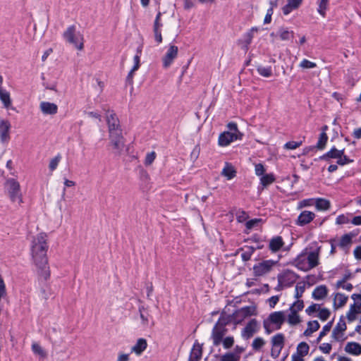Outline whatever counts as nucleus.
I'll return each mask as SVG.
<instances>
[{
	"label": "nucleus",
	"instance_id": "cd10ccee",
	"mask_svg": "<svg viewBox=\"0 0 361 361\" xmlns=\"http://www.w3.org/2000/svg\"><path fill=\"white\" fill-rule=\"evenodd\" d=\"M320 327L319 322L317 320L310 321L307 322V328L303 332L305 336H310L311 334L317 331Z\"/></svg>",
	"mask_w": 361,
	"mask_h": 361
},
{
	"label": "nucleus",
	"instance_id": "680f3d73",
	"mask_svg": "<svg viewBox=\"0 0 361 361\" xmlns=\"http://www.w3.org/2000/svg\"><path fill=\"white\" fill-rule=\"evenodd\" d=\"M279 300V295H274L269 298V304L271 308H274Z\"/></svg>",
	"mask_w": 361,
	"mask_h": 361
},
{
	"label": "nucleus",
	"instance_id": "20e7f679",
	"mask_svg": "<svg viewBox=\"0 0 361 361\" xmlns=\"http://www.w3.org/2000/svg\"><path fill=\"white\" fill-rule=\"evenodd\" d=\"M4 188L11 202H17L18 204L23 202L20 186L16 179L9 178L6 180L4 183Z\"/></svg>",
	"mask_w": 361,
	"mask_h": 361
},
{
	"label": "nucleus",
	"instance_id": "09e8293b",
	"mask_svg": "<svg viewBox=\"0 0 361 361\" xmlns=\"http://www.w3.org/2000/svg\"><path fill=\"white\" fill-rule=\"evenodd\" d=\"M332 324L333 320L329 322L326 325H324L317 338H322V337L325 336L326 333L331 330Z\"/></svg>",
	"mask_w": 361,
	"mask_h": 361
},
{
	"label": "nucleus",
	"instance_id": "79ce46f5",
	"mask_svg": "<svg viewBox=\"0 0 361 361\" xmlns=\"http://www.w3.org/2000/svg\"><path fill=\"white\" fill-rule=\"evenodd\" d=\"M309 352V345L305 342H301L297 347V354L305 356Z\"/></svg>",
	"mask_w": 361,
	"mask_h": 361
},
{
	"label": "nucleus",
	"instance_id": "473e14b6",
	"mask_svg": "<svg viewBox=\"0 0 361 361\" xmlns=\"http://www.w3.org/2000/svg\"><path fill=\"white\" fill-rule=\"evenodd\" d=\"M290 314H288V322L291 325H296L298 323L300 322V319L299 315L298 314V312L295 310H293V307H290Z\"/></svg>",
	"mask_w": 361,
	"mask_h": 361
},
{
	"label": "nucleus",
	"instance_id": "338daca9",
	"mask_svg": "<svg viewBox=\"0 0 361 361\" xmlns=\"http://www.w3.org/2000/svg\"><path fill=\"white\" fill-rule=\"evenodd\" d=\"M319 349L324 353H329V352L331 350V345L329 343H323L319 346Z\"/></svg>",
	"mask_w": 361,
	"mask_h": 361
},
{
	"label": "nucleus",
	"instance_id": "f704fd0d",
	"mask_svg": "<svg viewBox=\"0 0 361 361\" xmlns=\"http://www.w3.org/2000/svg\"><path fill=\"white\" fill-rule=\"evenodd\" d=\"M222 175L226 177L228 180L232 179L236 175V171L231 165H226L223 171Z\"/></svg>",
	"mask_w": 361,
	"mask_h": 361
},
{
	"label": "nucleus",
	"instance_id": "e2e57ef3",
	"mask_svg": "<svg viewBox=\"0 0 361 361\" xmlns=\"http://www.w3.org/2000/svg\"><path fill=\"white\" fill-rule=\"evenodd\" d=\"M227 128H228V130H230L229 132H231V133H238V132H240L238 130L237 124L234 122L228 123L227 124Z\"/></svg>",
	"mask_w": 361,
	"mask_h": 361
},
{
	"label": "nucleus",
	"instance_id": "864d4df0",
	"mask_svg": "<svg viewBox=\"0 0 361 361\" xmlns=\"http://www.w3.org/2000/svg\"><path fill=\"white\" fill-rule=\"evenodd\" d=\"M300 66L303 68H313L317 66V64L314 62H312V61L307 60V59H303L301 61Z\"/></svg>",
	"mask_w": 361,
	"mask_h": 361
},
{
	"label": "nucleus",
	"instance_id": "f3484780",
	"mask_svg": "<svg viewBox=\"0 0 361 361\" xmlns=\"http://www.w3.org/2000/svg\"><path fill=\"white\" fill-rule=\"evenodd\" d=\"M320 252V247H318L315 250L307 252V260L308 263V268L310 269L316 267L319 264V256Z\"/></svg>",
	"mask_w": 361,
	"mask_h": 361
},
{
	"label": "nucleus",
	"instance_id": "b1692460",
	"mask_svg": "<svg viewBox=\"0 0 361 361\" xmlns=\"http://www.w3.org/2000/svg\"><path fill=\"white\" fill-rule=\"evenodd\" d=\"M272 341L271 354L273 357L276 358L283 347V340H272Z\"/></svg>",
	"mask_w": 361,
	"mask_h": 361
},
{
	"label": "nucleus",
	"instance_id": "1a4fd4ad",
	"mask_svg": "<svg viewBox=\"0 0 361 361\" xmlns=\"http://www.w3.org/2000/svg\"><path fill=\"white\" fill-rule=\"evenodd\" d=\"M299 278L300 276L290 269H286L277 276V279H280L286 288L292 286Z\"/></svg>",
	"mask_w": 361,
	"mask_h": 361
},
{
	"label": "nucleus",
	"instance_id": "5fc2aeb1",
	"mask_svg": "<svg viewBox=\"0 0 361 361\" xmlns=\"http://www.w3.org/2000/svg\"><path fill=\"white\" fill-rule=\"evenodd\" d=\"M302 145V142L289 141L286 142L284 147L288 149H294L300 147Z\"/></svg>",
	"mask_w": 361,
	"mask_h": 361
},
{
	"label": "nucleus",
	"instance_id": "39448f33",
	"mask_svg": "<svg viewBox=\"0 0 361 361\" xmlns=\"http://www.w3.org/2000/svg\"><path fill=\"white\" fill-rule=\"evenodd\" d=\"M63 37L67 42L73 44L78 50L83 49V37L79 33L78 36L76 35V27L74 25L67 28L63 32Z\"/></svg>",
	"mask_w": 361,
	"mask_h": 361
},
{
	"label": "nucleus",
	"instance_id": "bb28decb",
	"mask_svg": "<svg viewBox=\"0 0 361 361\" xmlns=\"http://www.w3.org/2000/svg\"><path fill=\"white\" fill-rule=\"evenodd\" d=\"M348 298V296L345 295L343 293H337L334 299V307L337 309L343 307L346 303Z\"/></svg>",
	"mask_w": 361,
	"mask_h": 361
},
{
	"label": "nucleus",
	"instance_id": "3c124183",
	"mask_svg": "<svg viewBox=\"0 0 361 361\" xmlns=\"http://www.w3.org/2000/svg\"><path fill=\"white\" fill-rule=\"evenodd\" d=\"M234 340H214V344L218 345L223 341V345L225 348H229L233 345Z\"/></svg>",
	"mask_w": 361,
	"mask_h": 361
},
{
	"label": "nucleus",
	"instance_id": "49530a36",
	"mask_svg": "<svg viewBox=\"0 0 361 361\" xmlns=\"http://www.w3.org/2000/svg\"><path fill=\"white\" fill-rule=\"evenodd\" d=\"M106 122H107V125H109V123L110 124H111V123L116 124V123H120L118 117L116 116V115L114 112V111H111V114L106 115Z\"/></svg>",
	"mask_w": 361,
	"mask_h": 361
},
{
	"label": "nucleus",
	"instance_id": "c03bdc74",
	"mask_svg": "<svg viewBox=\"0 0 361 361\" xmlns=\"http://www.w3.org/2000/svg\"><path fill=\"white\" fill-rule=\"evenodd\" d=\"M279 36L281 40H288L290 37H293V32H289L288 30L281 28L279 30Z\"/></svg>",
	"mask_w": 361,
	"mask_h": 361
},
{
	"label": "nucleus",
	"instance_id": "0eeeda50",
	"mask_svg": "<svg viewBox=\"0 0 361 361\" xmlns=\"http://www.w3.org/2000/svg\"><path fill=\"white\" fill-rule=\"evenodd\" d=\"M278 262L279 260L267 259L255 264L252 268L253 275L255 277H259L269 273Z\"/></svg>",
	"mask_w": 361,
	"mask_h": 361
},
{
	"label": "nucleus",
	"instance_id": "6e6d98bb",
	"mask_svg": "<svg viewBox=\"0 0 361 361\" xmlns=\"http://www.w3.org/2000/svg\"><path fill=\"white\" fill-rule=\"evenodd\" d=\"M259 221H261V219H253L247 221L245 224L246 228L248 230L253 228L259 224Z\"/></svg>",
	"mask_w": 361,
	"mask_h": 361
},
{
	"label": "nucleus",
	"instance_id": "37998d69",
	"mask_svg": "<svg viewBox=\"0 0 361 361\" xmlns=\"http://www.w3.org/2000/svg\"><path fill=\"white\" fill-rule=\"evenodd\" d=\"M33 352L41 357H46L47 354L44 349L37 343H34L32 345Z\"/></svg>",
	"mask_w": 361,
	"mask_h": 361
},
{
	"label": "nucleus",
	"instance_id": "6ab92c4d",
	"mask_svg": "<svg viewBox=\"0 0 361 361\" xmlns=\"http://www.w3.org/2000/svg\"><path fill=\"white\" fill-rule=\"evenodd\" d=\"M283 245L284 242L281 236H274L269 241V249L272 252L275 253L279 251Z\"/></svg>",
	"mask_w": 361,
	"mask_h": 361
},
{
	"label": "nucleus",
	"instance_id": "4d7b16f0",
	"mask_svg": "<svg viewBox=\"0 0 361 361\" xmlns=\"http://www.w3.org/2000/svg\"><path fill=\"white\" fill-rule=\"evenodd\" d=\"M293 307V310L296 311L297 312L298 311H300L304 307V302L302 300H298L296 302H295L292 306Z\"/></svg>",
	"mask_w": 361,
	"mask_h": 361
},
{
	"label": "nucleus",
	"instance_id": "13d9d810",
	"mask_svg": "<svg viewBox=\"0 0 361 361\" xmlns=\"http://www.w3.org/2000/svg\"><path fill=\"white\" fill-rule=\"evenodd\" d=\"M255 173L257 176H262V175H264L265 169H264L263 164L259 163V164H257L255 165Z\"/></svg>",
	"mask_w": 361,
	"mask_h": 361
},
{
	"label": "nucleus",
	"instance_id": "5701e85b",
	"mask_svg": "<svg viewBox=\"0 0 361 361\" xmlns=\"http://www.w3.org/2000/svg\"><path fill=\"white\" fill-rule=\"evenodd\" d=\"M246 248V250L244 251V247H240L237 250L235 255H236L240 252L243 251L241 254V258L243 262H247L251 259L252 255H253L254 252L256 250V248H255L252 246H245Z\"/></svg>",
	"mask_w": 361,
	"mask_h": 361
},
{
	"label": "nucleus",
	"instance_id": "69168bd1",
	"mask_svg": "<svg viewBox=\"0 0 361 361\" xmlns=\"http://www.w3.org/2000/svg\"><path fill=\"white\" fill-rule=\"evenodd\" d=\"M161 13L159 12L156 16L154 23V27L153 29H160L161 27H162V24L160 23V18H161Z\"/></svg>",
	"mask_w": 361,
	"mask_h": 361
},
{
	"label": "nucleus",
	"instance_id": "a211bd4d",
	"mask_svg": "<svg viewBox=\"0 0 361 361\" xmlns=\"http://www.w3.org/2000/svg\"><path fill=\"white\" fill-rule=\"evenodd\" d=\"M39 107L42 112L46 115H54L58 111L57 105L49 102H42Z\"/></svg>",
	"mask_w": 361,
	"mask_h": 361
},
{
	"label": "nucleus",
	"instance_id": "a18cd8bd",
	"mask_svg": "<svg viewBox=\"0 0 361 361\" xmlns=\"http://www.w3.org/2000/svg\"><path fill=\"white\" fill-rule=\"evenodd\" d=\"M331 312L327 308H322L319 310L318 317L322 321H326L329 319Z\"/></svg>",
	"mask_w": 361,
	"mask_h": 361
},
{
	"label": "nucleus",
	"instance_id": "4468645a",
	"mask_svg": "<svg viewBox=\"0 0 361 361\" xmlns=\"http://www.w3.org/2000/svg\"><path fill=\"white\" fill-rule=\"evenodd\" d=\"M11 125L9 121L5 119L0 120V142L7 144L10 139V130Z\"/></svg>",
	"mask_w": 361,
	"mask_h": 361
},
{
	"label": "nucleus",
	"instance_id": "e433bc0d",
	"mask_svg": "<svg viewBox=\"0 0 361 361\" xmlns=\"http://www.w3.org/2000/svg\"><path fill=\"white\" fill-rule=\"evenodd\" d=\"M240 356H238V353L231 352L223 355L220 361H238Z\"/></svg>",
	"mask_w": 361,
	"mask_h": 361
},
{
	"label": "nucleus",
	"instance_id": "c9c22d12",
	"mask_svg": "<svg viewBox=\"0 0 361 361\" xmlns=\"http://www.w3.org/2000/svg\"><path fill=\"white\" fill-rule=\"evenodd\" d=\"M353 236L354 235L352 233H347L343 235L341 238L338 245L343 248L349 245L352 243V238Z\"/></svg>",
	"mask_w": 361,
	"mask_h": 361
},
{
	"label": "nucleus",
	"instance_id": "f03ea898",
	"mask_svg": "<svg viewBox=\"0 0 361 361\" xmlns=\"http://www.w3.org/2000/svg\"><path fill=\"white\" fill-rule=\"evenodd\" d=\"M286 321L284 312L278 311L271 312L263 322V326L267 334H271L275 330L281 329Z\"/></svg>",
	"mask_w": 361,
	"mask_h": 361
},
{
	"label": "nucleus",
	"instance_id": "8fccbe9b",
	"mask_svg": "<svg viewBox=\"0 0 361 361\" xmlns=\"http://www.w3.org/2000/svg\"><path fill=\"white\" fill-rule=\"evenodd\" d=\"M353 162V159H350L348 157H347L346 155H343V156H341L340 157H338L336 163L338 165H340V166H344L345 164H350V163H352Z\"/></svg>",
	"mask_w": 361,
	"mask_h": 361
},
{
	"label": "nucleus",
	"instance_id": "4c0bfd02",
	"mask_svg": "<svg viewBox=\"0 0 361 361\" xmlns=\"http://www.w3.org/2000/svg\"><path fill=\"white\" fill-rule=\"evenodd\" d=\"M328 135L325 132H322L319 135V140L316 145V147L319 149H323L327 142Z\"/></svg>",
	"mask_w": 361,
	"mask_h": 361
},
{
	"label": "nucleus",
	"instance_id": "dca6fc26",
	"mask_svg": "<svg viewBox=\"0 0 361 361\" xmlns=\"http://www.w3.org/2000/svg\"><path fill=\"white\" fill-rule=\"evenodd\" d=\"M315 217L314 212L310 211H302L298 217L296 224L300 226H305L310 223Z\"/></svg>",
	"mask_w": 361,
	"mask_h": 361
},
{
	"label": "nucleus",
	"instance_id": "2eb2a0df",
	"mask_svg": "<svg viewBox=\"0 0 361 361\" xmlns=\"http://www.w3.org/2000/svg\"><path fill=\"white\" fill-rule=\"evenodd\" d=\"M178 48L175 45H170L166 53L162 58L163 67L164 68H169L173 60L177 57Z\"/></svg>",
	"mask_w": 361,
	"mask_h": 361
},
{
	"label": "nucleus",
	"instance_id": "bf43d9fd",
	"mask_svg": "<svg viewBox=\"0 0 361 361\" xmlns=\"http://www.w3.org/2000/svg\"><path fill=\"white\" fill-rule=\"evenodd\" d=\"M319 310V305L318 304H312L310 306H309L305 312L307 314L310 315L313 312H315Z\"/></svg>",
	"mask_w": 361,
	"mask_h": 361
},
{
	"label": "nucleus",
	"instance_id": "412c9836",
	"mask_svg": "<svg viewBox=\"0 0 361 361\" xmlns=\"http://www.w3.org/2000/svg\"><path fill=\"white\" fill-rule=\"evenodd\" d=\"M328 288L325 285L317 286L312 292V297L314 300H322L327 296Z\"/></svg>",
	"mask_w": 361,
	"mask_h": 361
},
{
	"label": "nucleus",
	"instance_id": "ddd939ff",
	"mask_svg": "<svg viewBox=\"0 0 361 361\" xmlns=\"http://www.w3.org/2000/svg\"><path fill=\"white\" fill-rule=\"evenodd\" d=\"M307 249L305 248L300 254H299L290 264L296 267L298 269L303 271H308L310 269L307 260Z\"/></svg>",
	"mask_w": 361,
	"mask_h": 361
},
{
	"label": "nucleus",
	"instance_id": "c756f323",
	"mask_svg": "<svg viewBox=\"0 0 361 361\" xmlns=\"http://www.w3.org/2000/svg\"><path fill=\"white\" fill-rule=\"evenodd\" d=\"M0 100L6 109H9L11 106V99L10 94L8 92L4 89L0 90Z\"/></svg>",
	"mask_w": 361,
	"mask_h": 361
},
{
	"label": "nucleus",
	"instance_id": "72a5a7b5",
	"mask_svg": "<svg viewBox=\"0 0 361 361\" xmlns=\"http://www.w3.org/2000/svg\"><path fill=\"white\" fill-rule=\"evenodd\" d=\"M275 181V176L273 173L262 175L260 178V183L266 188Z\"/></svg>",
	"mask_w": 361,
	"mask_h": 361
},
{
	"label": "nucleus",
	"instance_id": "4be33fe9",
	"mask_svg": "<svg viewBox=\"0 0 361 361\" xmlns=\"http://www.w3.org/2000/svg\"><path fill=\"white\" fill-rule=\"evenodd\" d=\"M302 0H287V4L282 8L284 15L289 14L293 10L297 9L302 4Z\"/></svg>",
	"mask_w": 361,
	"mask_h": 361
},
{
	"label": "nucleus",
	"instance_id": "6e6552de",
	"mask_svg": "<svg viewBox=\"0 0 361 361\" xmlns=\"http://www.w3.org/2000/svg\"><path fill=\"white\" fill-rule=\"evenodd\" d=\"M111 144L117 150L116 154L119 155L124 147V137L122 135V129L109 131Z\"/></svg>",
	"mask_w": 361,
	"mask_h": 361
},
{
	"label": "nucleus",
	"instance_id": "9d476101",
	"mask_svg": "<svg viewBox=\"0 0 361 361\" xmlns=\"http://www.w3.org/2000/svg\"><path fill=\"white\" fill-rule=\"evenodd\" d=\"M351 298L354 300V303L347 313V318L350 322L356 319V314L361 313V295L354 293L351 295Z\"/></svg>",
	"mask_w": 361,
	"mask_h": 361
},
{
	"label": "nucleus",
	"instance_id": "423d86ee",
	"mask_svg": "<svg viewBox=\"0 0 361 361\" xmlns=\"http://www.w3.org/2000/svg\"><path fill=\"white\" fill-rule=\"evenodd\" d=\"M256 314V307L255 306H246L235 310L232 314H227L230 317L231 322L233 324H240L246 317Z\"/></svg>",
	"mask_w": 361,
	"mask_h": 361
},
{
	"label": "nucleus",
	"instance_id": "393cba45",
	"mask_svg": "<svg viewBox=\"0 0 361 361\" xmlns=\"http://www.w3.org/2000/svg\"><path fill=\"white\" fill-rule=\"evenodd\" d=\"M345 350L349 354L359 355L361 354V345L355 342H350L345 345Z\"/></svg>",
	"mask_w": 361,
	"mask_h": 361
},
{
	"label": "nucleus",
	"instance_id": "7ed1b4c3",
	"mask_svg": "<svg viewBox=\"0 0 361 361\" xmlns=\"http://www.w3.org/2000/svg\"><path fill=\"white\" fill-rule=\"evenodd\" d=\"M232 324L230 317H227L224 312H222L214 325L212 330V338H233V336H226L227 329L226 326Z\"/></svg>",
	"mask_w": 361,
	"mask_h": 361
},
{
	"label": "nucleus",
	"instance_id": "0e129e2a",
	"mask_svg": "<svg viewBox=\"0 0 361 361\" xmlns=\"http://www.w3.org/2000/svg\"><path fill=\"white\" fill-rule=\"evenodd\" d=\"M154 38L157 43H161L162 42V37L160 29H153Z\"/></svg>",
	"mask_w": 361,
	"mask_h": 361
},
{
	"label": "nucleus",
	"instance_id": "774afa93",
	"mask_svg": "<svg viewBox=\"0 0 361 361\" xmlns=\"http://www.w3.org/2000/svg\"><path fill=\"white\" fill-rule=\"evenodd\" d=\"M354 256L357 259H361V245L357 246L354 250Z\"/></svg>",
	"mask_w": 361,
	"mask_h": 361
},
{
	"label": "nucleus",
	"instance_id": "58836bf2",
	"mask_svg": "<svg viewBox=\"0 0 361 361\" xmlns=\"http://www.w3.org/2000/svg\"><path fill=\"white\" fill-rule=\"evenodd\" d=\"M329 0H318V13L323 17L326 16V10L327 9Z\"/></svg>",
	"mask_w": 361,
	"mask_h": 361
},
{
	"label": "nucleus",
	"instance_id": "7c9ffc66",
	"mask_svg": "<svg viewBox=\"0 0 361 361\" xmlns=\"http://www.w3.org/2000/svg\"><path fill=\"white\" fill-rule=\"evenodd\" d=\"M346 329V324L345 320L343 319V317H341L340 318L339 322L336 324V326L334 327L333 332H332V337L334 338H338L337 335L340 333H342Z\"/></svg>",
	"mask_w": 361,
	"mask_h": 361
},
{
	"label": "nucleus",
	"instance_id": "a878e982",
	"mask_svg": "<svg viewBox=\"0 0 361 361\" xmlns=\"http://www.w3.org/2000/svg\"><path fill=\"white\" fill-rule=\"evenodd\" d=\"M339 156L336 147H333L329 152L324 154L320 156L317 159H314V161L325 160L329 161L331 159H338Z\"/></svg>",
	"mask_w": 361,
	"mask_h": 361
},
{
	"label": "nucleus",
	"instance_id": "603ef678",
	"mask_svg": "<svg viewBox=\"0 0 361 361\" xmlns=\"http://www.w3.org/2000/svg\"><path fill=\"white\" fill-rule=\"evenodd\" d=\"M60 159H61V156L59 154L51 160L49 165V168L51 171H54L56 169V167L59 164V162L60 161Z\"/></svg>",
	"mask_w": 361,
	"mask_h": 361
},
{
	"label": "nucleus",
	"instance_id": "f8f14e48",
	"mask_svg": "<svg viewBox=\"0 0 361 361\" xmlns=\"http://www.w3.org/2000/svg\"><path fill=\"white\" fill-rule=\"evenodd\" d=\"M260 329V324L256 319H250L246 326L242 329L241 336L245 338H250L253 336L255 333Z\"/></svg>",
	"mask_w": 361,
	"mask_h": 361
},
{
	"label": "nucleus",
	"instance_id": "aec40b11",
	"mask_svg": "<svg viewBox=\"0 0 361 361\" xmlns=\"http://www.w3.org/2000/svg\"><path fill=\"white\" fill-rule=\"evenodd\" d=\"M202 356V346L199 343H194L188 361H199Z\"/></svg>",
	"mask_w": 361,
	"mask_h": 361
},
{
	"label": "nucleus",
	"instance_id": "c85d7f7f",
	"mask_svg": "<svg viewBox=\"0 0 361 361\" xmlns=\"http://www.w3.org/2000/svg\"><path fill=\"white\" fill-rule=\"evenodd\" d=\"M147 346L146 340H137L136 344L132 347L131 352L140 355L147 348Z\"/></svg>",
	"mask_w": 361,
	"mask_h": 361
},
{
	"label": "nucleus",
	"instance_id": "de8ad7c7",
	"mask_svg": "<svg viewBox=\"0 0 361 361\" xmlns=\"http://www.w3.org/2000/svg\"><path fill=\"white\" fill-rule=\"evenodd\" d=\"M156 158V153L154 152H151L147 154L145 159V165L149 166L151 165Z\"/></svg>",
	"mask_w": 361,
	"mask_h": 361
},
{
	"label": "nucleus",
	"instance_id": "9b49d317",
	"mask_svg": "<svg viewBox=\"0 0 361 361\" xmlns=\"http://www.w3.org/2000/svg\"><path fill=\"white\" fill-rule=\"evenodd\" d=\"M243 133H231L229 131H224L219 136L218 143L221 147H226L234 140H241Z\"/></svg>",
	"mask_w": 361,
	"mask_h": 361
},
{
	"label": "nucleus",
	"instance_id": "ea45409f",
	"mask_svg": "<svg viewBox=\"0 0 361 361\" xmlns=\"http://www.w3.org/2000/svg\"><path fill=\"white\" fill-rule=\"evenodd\" d=\"M305 290V282H298L295 286V298L299 299L302 296L303 293Z\"/></svg>",
	"mask_w": 361,
	"mask_h": 361
},
{
	"label": "nucleus",
	"instance_id": "2f4dec72",
	"mask_svg": "<svg viewBox=\"0 0 361 361\" xmlns=\"http://www.w3.org/2000/svg\"><path fill=\"white\" fill-rule=\"evenodd\" d=\"M330 202L324 198H318L315 200V207L317 209L326 211L330 208Z\"/></svg>",
	"mask_w": 361,
	"mask_h": 361
},
{
	"label": "nucleus",
	"instance_id": "f257e3e1",
	"mask_svg": "<svg viewBox=\"0 0 361 361\" xmlns=\"http://www.w3.org/2000/svg\"><path fill=\"white\" fill-rule=\"evenodd\" d=\"M47 235L40 233L32 241L31 255L35 264L38 268V274L47 281L50 276L47 252L48 250Z\"/></svg>",
	"mask_w": 361,
	"mask_h": 361
},
{
	"label": "nucleus",
	"instance_id": "a19ab883",
	"mask_svg": "<svg viewBox=\"0 0 361 361\" xmlns=\"http://www.w3.org/2000/svg\"><path fill=\"white\" fill-rule=\"evenodd\" d=\"M257 71L258 73L264 77H270L272 75V69L271 66L264 67L259 66L257 67Z\"/></svg>",
	"mask_w": 361,
	"mask_h": 361
},
{
	"label": "nucleus",
	"instance_id": "052dcab7",
	"mask_svg": "<svg viewBox=\"0 0 361 361\" xmlns=\"http://www.w3.org/2000/svg\"><path fill=\"white\" fill-rule=\"evenodd\" d=\"M348 222V218L345 216L344 214H341L337 216L336 223L337 224H345Z\"/></svg>",
	"mask_w": 361,
	"mask_h": 361
}]
</instances>
